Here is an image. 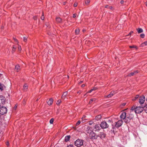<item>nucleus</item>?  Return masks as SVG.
<instances>
[{
  "instance_id": "nucleus-1",
  "label": "nucleus",
  "mask_w": 147,
  "mask_h": 147,
  "mask_svg": "<svg viewBox=\"0 0 147 147\" xmlns=\"http://www.w3.org/2000/svg\"><path fill=\"white\" fill-rule=\"evenodd\" d=\"M120 117L121 119L124 120V122L127 123L132 120L134 117V115L131 113H127L125 112H123L122 113Z\"/></svg>"
},
{
  "instance_id": "nucleus-2",
  "label": "nucleus",
  "mask_w": 147,
  "mask_h": 147,
  "mask_svg": "<svg viewBox=\"0 0 147 147\" xmlns=\"http://www.w3.org/2000/svg\"><path fill=\"white\" fill-rule=\"evenodd\" d=\"M144 108L143 107H136V108L132 107L131 110L133 111L134 110L136 113L139 114L141 113L143 110Z\"/></svg>"
},
{
  "instance_id": "nucleus-3",
  "label": "nucleus",
  "mask_w": 147,
  "mask_h": 147,
  "mask_svg": "<svg viewBox=\"0 0 147 147\" xmlns=\"http://www.w3.org/2000/svg\"><path fill=\"white\" fill-rule=\"evenodd\" d=\"M83 142L82 140L78 139L75 142L74 144L77 147H80L83 145Z\"/></svg>"
},
{
  "instance_id": "nucleus-4",
  "label": "nucleus",
  "mask_w": 147,
  "mask_h": 147,
  "mask_svg": "<svg viewBox=\"0 0 147 147\" xmlns=\"http://www.w3.org/2000/svg\"><path fill=\"white\" fill-rule=\"evenodd\" d=\"M100 125L101 128L103 129L107 128L109 127V125L105 121L102 122L100 124Z\"/></svg>"
},
{
  "instance_id": "nucleus-5",
  "label": "nucleus",
  "mask_w": 147,
  "mask_h": 147,
  "mask_svg": "<svg viewBox=\"0 0 147 147\" xmlns=\"http://www.w3.org/2000/svg\"><path fill=\"white\" fill-rule=\"evenodd\" d=\"M89 136L90 139L94 140L97 139L98 136L96 135V134L92 131L89 135Z\"/></svg>"
},
{
  "instance_id": "nucleus-6",
  "label": "nucleus",
  "mask_w": 147,
  "mask_h": 147,
  "mask_svg": "<svg viewBox=\"0 0 147 147\" xmlns=\"http://www.w3.org/2000/svg\"><path fill=\"white\" fill-rule=\"evenodd\" d=\"M101 129L100 125L96 124L93 126V129L95 132H98Z\"/></svg>"
},
{
  "instance_id": "nucleus-7",
  "label": "nucleus",
  "mask_w": 147,
  "mask_h": 147,
  "mask_svg": "<svg viewBox=\"0 0 147 147\" xmlns=\"http://www.w3.org/2000/svg\"><path fill=\"white\" fill-rule=\"evenodd\" d=\"M7 108L4 107H2L0 109V113L1 114L3 115L7 113Z\"/></svg>"
},
{
  "instance_id": "nucleus-8",
  "label": "nucleus",
  "mask_w": 147,
  "mask_h": 147,
  "mask_svg": "<svg viewBox=\"0 0 147 147\" xmlns=\"http://www.w3.org/2000/svg\"><path fill=\"white\" fill-rule=\"evenodd\" d=\"M123 123V121L122 120H119L117 122H116L115 127L116 128H118L122 125Z\"/></svg>"
},
{
  "instance_id": "nucleus-9",
  "label": "nucleus",
  "mask_w": 147,
  "mask_h": 147,
  "mask_svg": "<svg viewBox=\"0 0 147 147\" xmlns=\"http://www.w3.org/2000/svg\"><path fill=\"white\" fill-rule=\"evenodd\" d=\"M145 100V97L144 96H140L139 99V102L141 105L143 104Z\"/></svg>"
},
{
  "instance_id": "nucleus-10",
  "label": "nucleus",
  "mask_w": 147,
  "mask_h": 147,
  "mask_svg": "<svg viewBox=\"0 0 147 147\" xmlns=\"http://www.w3.org/2000/svg\"><path fill=\"white\" fill-rule=\"evenodd\" d=\"M97 136L98 137H99L100 139H102L105 137L106 134L103 132H100Z\"/></svg>"
},
{
  "instance_id": "nucleus-11",
  "label": "nucleus",
  "mask_w": 147,
  "mask_h": 147,
  "mask_svg": "<svg viewBox=\"0 0 147 147\" xmlns=\"http://www.w3.org/2000/svg\"><path fill=\"white\" fill-rule=\"evenodd\" d=\"M86 131L87 134H89V135L93 131L91 127L88 126L86 128Z\"/></svg>"
},
{
  "instance_id": "nucleus-12",
  "label": "nucleus",
  "mask_w": 147,
  "mask_h": 147,
  "mask_svg": "<svg viewBox=\"0 0 147 147\" xmlns=\"http://www.w3.org/2000/svg\"><path fill=\"white\" fill-rule=\"evenodd\" d=\"M115 93H114V92H111L108 95L105 96V98H111L112 96H113L114 94Z\"/></svg>"
},
{
  "instance_id": "nucleus-13",
  "label": "nucleus",
  "mask_w": 147,
  "mask_h": 147,
  "mask_svg": "<svg viewBox=\"0 0 147 147\" xmlns=\"http://www.w3.org/2000/svg\"><path fill=\"white\" fill-rule=\"evenodd\" d=\"M138 72H139L138 71V70L135 71L134 72L130 73L128 75V76L129 77H131L136 74L137 73H138Z\"/></svg>"
},
{
  "instance_id": "nucleus-14",
  "label": "nucleus",
  "mask_w": 147,
  "mask_h": 147,
  "mask_svg": "<svg viewBox=\"0 0 147 147\" xmlns=\"http://www.w3.org/2000/svg\"><path fill=\"white\" fill-rule=\"evenodd\" d=\"M0 99L1 100H0L1 104L2 103L3 105L5 103V101L4 97L2 96H0Z\"/></svg>"
},
{
  "instance_id": "nucleus-15",
  "label": "nucleus",
  "mask_w": 147,
  "mask_h": 147,
  "mask_svg": "<svg viewBox=\"0 0 147 147\" xmlns=\"http://www.w3.org/2000/svg\"><path fill=\"white\" fill-rule=\"evenodd\" d=\"M67 94V92H64L61 96L62 99H64L66 98Z\"/></svg>"
},
{
  "instance_id": "nucleus-16",
  "label": "nucleus",
  "mask_w": 147,
  "mask_h": 147,
  "mask_svg": "<svg viewBox=\"0 0 147 147\" xmlns=\"http://www.w3.org/2000/svg\"><path fill=\"white\" fill-rule=\"evenodd\" d=\"M53 100L52 98H50L49 99V101L47 102V103L49 105H51L53 102Z\"/></svg>"
},
{
  "instance_id": "nucleus-17",
  "label": "nucleus",
  "mask_w": 147,
  "mask_h": 147,
  "mask_svg": "<svg viewBox=\"0 0 147 147\" xmlns=\"http://www.w3.org/2000/svg\"><path fill=\"white\" fill-rule=\"evenodd\" d=\"M56 21L59 23H60L61 22V19L59 17H57L56 18Z\"/></svg>"
},
{
  "instance_id": "nucleus-18",
  "label": "nucleus",
  "mask_w": 147,
  "mask_h": 147,
  "mask_svg": "<svg viewBox=\"0 0 147 147\" xmlns=\"http://www.w3.org/2000/svg\"><path fill=\"white\" fill-rule=\"evenodd\" d=\"M70 138V136H67L65 138V141L66 142L68 141Z\"/></svg>"
},
{
  "instance_id": "nucleus-19",
  "label": "nucleus",
  "mask_w": 147,
  "mask_h": 147,
  "mask_svg": "<svg viewBox=\"0 0 147 147\" xmlns=\"http://www.w3.org/2000/svg\"><path fill=\"white\" fill-rule=\"evenodd\" d=\"M28 88V85L26 84H24L23 86V88L24 90L26 91L27 90Z\"/></svg>"
},
{
  "instance_id": "nucleus-20",
  "label": "nucleus",
  "mask_w": 147,
  "mask_h": 147,
  "mask_svg": "<svg viewBox=\"0 0 147 147\" xmlns=\"http://www.w3.org/2000/svg\"><path fill=\"white\" fill-rule=\"evenodd\" d=\"M101 118V115H98L96 116L95 117V119L97 120H98L100 119Z\"/></svg>"
},
{
  "instance_id": "nucleus-21",
  "label": "nucleus",
  "mask_w": 147,
  "mask_h": 147,
  "mask_svg": "<svg viewBox=\"0 0 147 147\" xmlns=\"http://www.w3.org/2000/svg\"><path fill=\"white\" fill-rule=\"evenodd\" d=\"M20 67L19 65H16L15 69L16 70V71L18 72L19 70L20 69Z\"/></svg>"
},
{
  "instance_id": "nucleus-22",
  "label": "nucleus",
  "mask_w": 147,
  "mask_h": 147,
  "mask_svg": "<svg viewBox=\"0 0 147 147\" xmlns=\"http://www.w3.org/2000/svg\"><path fill=\"white\" fill-rule=\"evenodd\" d=\"M5 87V86L3 84L0 83V90H2L3 89V88Z\"/></svg>"
},
{
  "instance_id": "nucleus-23",
  "label": "nucleus",
  "mask_w": 147,
  "mask_h": 147,
  "mask_svg": "<svg viewBox=\"0 0 147 147\" xmlns=\"http://www.w3.org/2000/svg\"><path fill=\"white\" fill-rule=\"evenodd\" d=\"M137 31L138 33H142L143 32V30L141 28H138L137 29Z\"/></svg>"
},
{
  "instance_id": "nucleus-24",
  "label": "nucleus",
  "mask_w": 147,
  "mask_h": 147,
  "mask_svg": "<svg viewBox=\"0 0 147 147\" xmlns=\"http://www.w3.org/2000/svg\"><path fill=\"white\" fill-rule=\"evenodd\" d=\"M16 47L15 45H13L12 48V53H13L16 51Z\"/></svg>"
},
{
  "instance_id": "nucleus-25",
  "label": "nucleus",
  "mask_w": 147,
  "mask_h": 147,
  "mask_svg": "<svg viewBox=\"0 0 147 147\" xmlns=\"http://www.w3.org/2000/svg\"><path fill=\"white\" fill-rule=\"evenodd\" d=\"M143 108H144V110L145 111V112L147 113V104L145 105Z\"/></svg>"
},
{
  "instance_id": "nucleus-26",
  "label": "nucleus",
  "mask_w": 147,
  "mask_h": 147,
  "mask_svg": "<svg viewBox=\"0 0 147 147\" xmlns=\"http://www.w3.org/2000/svg\"><path fill=\"white\" fill-rule=\"evenodd\" d=\"M80 32V30L79 28H77L75 31V34H79Z\"/></svg>"
},
{
  "instance_id": "nucleus-27",
  "label": "nucleus",
  "mask_w": 147,
  "mask_h": 147,
  "mask_svg": "<svg viewBox=\"0 0 147 147\" xmlns=\"http://www.w3.org/2000/svg\"><path fill=\"white\" fill-rule=\"evenodd\" d=\"M126 103L125 102L121 103L120 105V107L121 108H123L126 105Z\"/></svg>"
},
{
  "instance_id": "nucleus-28",
  "label": "nucleus",
  "mask_w": 147,
  "mask_h": 147,
  "mask_svg": "<svg viewBox=\"0 0 147 147\" xmlns=\"http://www.w3.org/2000/svg\"><path fill=\"white\" fill-rule=\"evenodd\" d=\"M54 119L53 118H51L50 121V123L51 124H52L53 123V122L54 121Z\"/></svg>"
},
{
  "instance_id": "nucleus-29",
  "label": "nucleus",
  "mask_w": 147,
  "mask_h": 147,
  "mask_svg": "<svg viewBox=\"0 0 147 147\" xmlns=\"http://www.w3.org/2000/svg\"><path fill=\"white\" fill-rule=\"evenodd\" d=\"M61 102V100L59 99L57 101V103H56V104L57 105H59L60 104V103Z\"/></svg>"
},
{
  "instance_id": "nucleus-30",
  "label": "nucleus",
  "mask_w": 147,
  "mask_h": 147,
  "mask_svg": "<svg viewBox=\"0 0 147 147\" xmlns=\"http://www.w3.org/2000/svg\"><path fill=\"white\" fill-rule=\"evenodd\" d=\"M27 37H23V40L25 42H26L27 41Z\"/></svg>"
},
{
  "instance_id": "nucleus-31",
  "label": "nucleus",
  "mask_w": 147,
  "mask_h": 147,
  "mask_svg": "<svg viewBox=\"0 0 147 147\" xmlns=\"http://www.w3.org/2000/svg\"><path fill=\"white\" fill-rule=\"evenodd\" d=\"M129 47V48L131 49L133 48H137V47L136 46H135L134 45L130 46Z\"/></svg>"
},
{
  "instance_id": "nucleus-32",
  "label": "nucleus",
  "mask_w": 147,
  "mask_h": 147,
  "mask_svg": "<svg viewBox=\"0 0 147 147\" xmlns=\"http://www.w3.org/2000/svg\"><path fill=\"white\" fill-rule=\"evenodd\" d=\"M90 3V1L88 0H86L85 1V3L86 5H88Z\"/></svg>"
},
{
  "instance_id": "nucleus-33",
  "label": "nucleus",
  "mask_w": 147,
  "mask_h": 147,
  "mask_svg": "<svg viewBox=\"0 0 147 147\" xmlns=\"http://www.w3.org/2000/svg\"><path fill=\"white\" fill-rule=\"evenodd\" d=\"M139 97V96L138 95H136V96L135 97V99H134V100H136Z\"/></svg>"
},
{
  "instance_id": "nucleus-34",
  "label": "nucleus",
  "mask_w": 147,
  "mask_h": 147,
  "mask_svg": "<svg viewBox=\"0 0 147 147\" xmlns=\"http://www.w3.org/2000/svg\"><path fill=\"white\" fill-rule=\"evenodd\" d=\"M41 19L42 20H44V13H43V12H42V16H41Z\"/></svg>"
},
{
  "instance_id": "nucleus-35",
  "label": "nucleus",
  "mask_w": 147,
  "mask_h": 147,
  "mask_svg": "<svg viewBox=\"0 0 147 147\" xmlns=\"http://www.w3.org/2000/svg\"><path fill=\"white\" fill-rule=\"evenodd\" d=\"M140 36L141 38H143L145 36V35L143 33L140 34Z\"/></svg>"
},
{
  "instance_id": "nucleus-36",
  "label": "nucleus",
  "mask_w": 147,
  "mask_h": 147,
  "mask_svg": "<svg viewBox=\"0 0 147 147\" xmlns=\"http://www.w3.org/2000/svg\"><path fill=\"white\" fill-rule=\"evenodd\" d=\"M142 45H147V41L144 42L143 43H142ZM143 46H144L143 45Z\"/></svg>"
},
{
  "instance_id": "nucleus-37",
  "label": "nucleus",
  "mask_w": 147,
  "mask_h": 147,
  "mask_svg": "<svg viewBox=\"0 0 147 147\" xmlns=\"http://www.w3.org/2000/svg\"><path fill=\"white\" fill-rule=\"evenodd\" d=\"M107 122L108 123H111L113 122L112 120L111 119H109L108 120Z\"/></svg>"
},
{
  "instance_id": "nucleus-38",
  "label": "nucleus",
  "mask_w": 147,
  "mask_h": 147,
  "mask_svg": "<svg viewBox=\"0 0 147 147\" xmlns=\"http://www.w3.org/2000/svg\"><path fill=\"white\" fill-rule=\"evenodd\" d=\"M81 122L80 121H78L76 123V125H78Z\"/></svg>"
},
{
  "instance_id": "nucleus-39",
  "label": "nucleus",
  "mask_w": 147,
  "mask_h": 147,
  "mask_svg": "<svg viewBox=\"0 0 147 147\" xmlns=\"http://www.w3.org/2000/svg\"><path fill=\"white\" fill-rule=\"evenodd\" d=\"M78 5V3L77 2H75L74 4V6L75 7H77Z\"/></svg>"
},
{
  "instance_id": "nucleus-40",
  "label": "nucleus",
  "mask_w": 147,
  "mask_h": 147,
  "mask_svg": "<svg viewBox=\"0 0 147 147\" xmlns=\"http://www.w3.org/2000/svg\"><path fill=\"white\" fill-rule=\"evenodd\" d=\"M13 39L16 42H18V40L15 38H13Z\"/></svg>"
},
{
  "instance_id": "nucleus-41",
  "label": "nucleus",
  "mask_w": 147,
  "mask_h": 147,
  "mask_svg": "<svg viewBox=\"0 0 147 147\" xmlns=\"http://www.w3.org/2000/svg\"><path fill=\"white\" fill-rule=\"evenodd\" d=\"M67 147H74V146L73 145L70 144Z\"/></svg>"
},
{
  "instance_id": "nucleus-42",
  "label": "nucleus",
  "mask_w": 147,
  "mask_h": 147,
  "mask_svg": "<svg viewBox=\"0 0 147 147\" xmlns=\"http://www.w3.org/2000/svg\"><path fill=\"white\" fill-rule=\"evenodd\" d=\"M18 49L19 51H20L21 50V47L20 46H18Z\"/></svg>"
},
{
  "instance_id": "nucleus-43",
  "label": "nucleus",
  "mask_w": 147,
  "mask_h": 147,
  "mask_svg": "<svg viewBox=\"0 0 147 147\" xmlns=\"http://www.w3.org/2000/svg\"><path fill=\"white\" fill-rule=\"evenodd\" d=\"M33 18L34 20H36L37 19V17L36 16H34Z\"/></svg>"
},
{
  "instance_id": "nucleus-44",
  "label": "nucleus",
  "mask_w": 147,
  "mask_h": 147,
  "mask_svg": "<svg viewBox=\"0 0 147 147\" xmlns=\"http://www.w3.org/2000/svg\"><path fill=\"white\" fill-rule=\"evenodd\" d=\"M138 145H137V146H139L140 147L141 146V144L140 143V142H138Z\"/></svg>"
},
{
  "instance_id": "nucleus-45",
  "label": "nucleus",
  "mask_w": 147,
  "mask_h": 147,
  "mask_svg": "<svg viewBox=\"0 0 147 147\" xmlns=\"http://www.w3.org/2000/svg\"><path fill=\"white\" fill-rule=\"evenodd\" d=\"M93 90H94V89H91V90H90L89 91V92H88V93H91V92H92Z\"/></svg>"
},
{
  "instance_id": "nucleus-46",
  "label": "nucleus",
  "mask_w": 147,
  "mask_h": 147,
  "mask_svg": "<svg viewBox=\"0 0 147 147\" xmlns=\"http://www.w3.org/2000/svg\"><path fill=\"white\" fill-rule=\"evenodd\" d=\"M96 100V99L95 98H92L91 99V101H95Z\"/></svg>"
},
{
  "instance_id": "nucleus-47",
  "label": "nucleus",
  "mask_w": 147,
  "mask_h": 147,
  "mask_svg": "<svg viewBox=\"0 0 147 147\" xmlns=\"http://www.w3.org/2000/svg\"><path fill=\"white\" fill-rule=\"evenodd\" d=\"M6 145L7 146H9V142L8 141H7V143H6Z\"/></svg>"
},
{
  "instance_id": "nucleus-48",
  "label": "nucleus",
  "mask_w": 147,
  "mask_h": 147,
  "mask_svg": "<svg viewBox=\"0 0 147 147\" xmlns=\"http://www.w3.org/2000/svg\"><path fill=\"white\" fill-rule=\"evenodd\" d=\"M76 17V15L75 14H73V18H75Z\"/></svg>"
},
{
  "instance_id": "nucleus-49",
  "label": "nucleus",
  "mask_w": 147,
  "mask_h": 147,
  "mask_svg": "<svg viewBox=\"0 0 147 147\" xmlns=\"http://www.w3.org/2000/svg\"><path fill=\"white\" fill-rule=\"evenodd\" d=\"M26 100H25L24 99L23 102V103L24 104H25L26 103Z\"/></svg>"
},
{
  "instance_id": "nucleus-50",
  "label": "nucleus",
  "mask_w": 147,
  "mask_h": 147,
  "mask_svg": "<svg viewBox=\"0 0 147 147\" xmlns=\"http://www.w3.org/2000/svg\"><path fill=\"white\" fill-rule=\"evenodd\" d=\"M120 3L121 4H123L124 3V1L123 0H122L121 1Z\"/></svg>"
},
{
  "instance_id": "nucleus-51",
  "label": "nucleus",
  "mask_w": 147,
  "mask_h": 147,
  "mask_svg": "<svg viewBox=\"0 0 147 147\" xmlns=\"http://www.w3.org/2000/svg\"><path fill=\"white\" fill-rule=\"evenodd\" d=\"M133 31H131L129 33V34H128V35H130L132 33H133Z\"/></svg>"
},
{
  "instance_id": "nucleus-52",
  "label": "nucleus",
  "mask_w": 147,
  "mask_h": 147,
  "mask_svg": "<svg viewBox=\"0 0 147 147\" xmlns=\"http://www.w3.org/2000/svg\"><path fill=\"white\" fill-rule=\"evenodd\" d=\"M46 25L47 27H48V26H49V23H46Z\"/></svg>"
},
{
  "instance_id": "nucleus-53",
  "label": "nucleus",
  "mask_w": 147,
  "mask_h": 147,
  "mask_svg": "<svg viewBox=\"0 0 147 147\" xmlns=\"http://www.w3.org/2000/svg\"><path fill=\"white\" fill-rule=\"evenodd\" d=\"M85 86V84H82V85H81V87H84V86Z\"/></svg>"
},
{
  "instance_id": "nucleus-54",
  "label": "nucleus",
  "mask_w": 147,
  "mask_h": 147,
  "mask_svg": "<svg viewBox=\"0 0 147 147\" xmlns=\"http://www.w3.org/2000/svg\"><path fill=\"white\" fill-rule=\"evenodd\" d=\"M92 101H91V99L90 101H89V103L90 104H91L92 103Z\"/></svg>"
},
{
  "instance_id": "nucleus-55",
  "label": "nucleus",
  "mask_w": 147,
  "mask_h": 147,
  "mask_svg": "<svg viewBox=\"0 0 147 147\" xmlns=\"http://www.w3.org/2000/svg\"><path fill=\"white\" fill-rule=\"evenodd\" d=\"M93 89H94V90H96L97 89V88H94Z\"/></svg>"
},
{
  "instance_id": "nucleus-56",
  "label": "nucleus",
  "mask_w": 147,
  "mask_h": 147,
  "mask_svg": "<svg viewBox=\"0 0 147 147\" xmlns=\"http://www.w3.org/2000/svg\"><path fill=\"white\" fill-rule=\"evenodd\" d=\"M89 124L90 125H91L92 124V123H91V122H89Z\"/></svg>"
},
{
  "instance_id": "nucleus-57",
  "label": "nucleus",
  "mask_w": 147,
  "mask_h": 147,
  "mask_svg": "<svg viewBox=\"0 0 147 147\" xmlns=\"http://www.w3.org/2000/svg\"><path fill=\"white\" fill-rule=\"evenodd\" d=\"M77 93H79V94L81 93L80 91L78 92H77Z\"/></svg>"
},
{
  "instance_id": "nucleus-58",
  "label": "nucleus",
  "mask_w": 147,
  "mask_h": 147,
  "mask_svg": "<svg viewBox=\"0 0 147 147\" xmlns=\"http://www.w3.org/2000/svg\"><path fill=\"white\" fill-rule=\"evenodd\" d=\"M85 31H86L85 30H84V29H83V30H82V31H83V32H85Z\"/></svg>"
},
{
  "instance_id": "nucleus-59",
  "label": "nucleus",
  "mask_w": 147,
  "mask_h": 147,
  "mask_svg": "<svg viewBox=\"0 0 147 147\" xmlns=\"http://www.w3.org/2000/svg\"><path fill=\"white\" fill-rule=\"evenodd\" d=\"M17 108V106H16V105L14 107V108L15 109H16Z\"/></svg>"
},
{
  "instance_id": "nucleus-60",
  "label": "nucleus",
  "mask_w": 147,
  "mask_h": 147,
  "mask_svg": "<svg viewBox=\"0 0 147 147\" xmlns=\"http://www.w3.org/2000/svg\"><path fill=\"white\" fill-rule=\"evenodd\" d=\"M146 6L147 7V2H146Z\"/></svg>"
},
{
  "instance_id": "nucleus-61",
  "label": "nucleus",
  "mask_w": 147,
  "mask_h": 147,
  "mask_svg": "<svg viewBox=\"0 0 147 147\" xmlns=\"http://www.w3.org/2000/svg\"><path fill=\"white\" fill-rule=\"evenodd\" d=\"M65 3H66V2H64L63 3V4L64 5H65Z\"/></svg>"
},
{
  "instance_id": "nucleus-62",
  "label": "nucleus",
  "mask_w": 147,
  "mask_h": 147,
  "mask_svg": "<svg viewBox=\"0 0 147 147\" xmlns=\"http://www.w3.org/2000/svg\"><path fill=\"white\" fill-rule=\"evenodd\" d=\"M82 81H81V82H80V83H82Z\"/></svg>"
},
{
  "instance_id": "nucleus-63",
  "label": "nucleus",
  "mask_w": 147,
  "mask_h": 147,
  "mask_svg": "<svg viewBox=\"0 0 147 147\" xmlns=\"http://www.w3.org/2000/svg\"><path fill=\"white\" fill-rule=\"evenodd\" d=\"M1 74H0V77L1 76Z\"/></svg>"
},
{
  "instance_id": "nucleus-64",
  "label": "nucleus",
  "mask_w": 147,
  "mask_h": 147,
  "mask_svg": "<svg viewBox=\"0 0 147 147\" xmlns=\"http://www.w3.org/2000/svg\"><path fill=\"white\" fill-rule=\"evenodd\" d=\"M146 101H147V98H146Z\"/></svg>"
}]
</instances>
